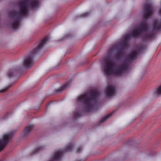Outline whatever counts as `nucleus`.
I'll use <instances>...</instances> for the list:
<instances>
[{"instance_id":"12","label":"nucleus","mask_w":161,"mask_h":161,"mask_svg":"<svg viewBox=\"0 0 161 161\" xmlns=\"http://www.w3.org/2000/svg\"><path fill=\"white\" fill-rule=\"evenodd\" d=\"M33 127V125H29L27 126L22 133L23 136L25 137L28 135L31 132Z\"/></svg>"},{"instance_id":"6","label":"nucleus","mask_w":161,"mask_h":161,"mask_svg":"<svg viewBox=\"0 0 161 161\" xmlns=\"http://www.w3.org/2000/svg\"><path fill=\"white\" fill-rule=\"evenodd\" d=\"M130 37L131 33L129 32L128 34L125 36L122 41L118 44L119 50L117 54L121 58L123 57L124 55V50L128 47V43Z\"/></svg>"},{"instance_id":"2","label":"nucleus","mask_w":161,"mask_h":161,"mask_svg":"<svg viewBox=\"0 0 161 161\" xmlns=\"http://www.w3.org/2000/svg\"><path fill=\"white\" fill-rule=\"evenodd\" d=\"M104 71L106 75L113 74L116 76H119L125 71L127 70L131 64V53L129 54L128 57L125 58L124 62L116 68H114V64L108 57L104 59Z\"/></svg>"},{"instance_id":"14","label":"nucleus","mask_w":161,"mask_h":161,"mask_svg":"<svg viewBox=\"0 0 161 161\" xmlns=\"http://www.w3.org/2000/svg\"><path fill=\"white\" fill-rule=\"evenodd\" d=\"M69 84L68 82L65 83L61 87L57 90V92H61L69 86Z\"/></svg>"},{"instance_id":"24","label":"nucleus","mask_w":161,"mask_h":161,"mask_svg":"<svg viewBox=\"0 0 161 161\" xmlns=\"http://www.w3.org/2000/svg\"><path fill=\"white\" fill-rule=\"evenodd\" d=\"M9 113H7L3 117V119H6L8 116L9 115Z\"/></svg>"},{"instance_id":"17","label":"nucleus","mask_w":161,"mask_h":161,"mask_svg":"<svg viewBox=\"0 0 161 161\" xmlns=\"http://www.w3.org/2000/svg\"><path fill=\"white\" fill-rule=\"evenodd\" d=\"M73 114L74 118L75 119H76L82 116V114L80 111L75 112Z\"/></svg>"},{"instance_id":"21","label":"nucleus","mask_w":161,"mask_h":161,"mask_svg":"<svg viewBox=\"0 0 161 161\" xmlns=\"http://www.w3.org/2000/svg\"><path fill=\"white\" fill-rule=\"evenodd\" d=\"M121 58V57L119 55H118V54H117L114 57L115 59L117 60H119Z\"/></svg>"},{"instance_id":"8","label":"nucleus","mask_w":161,"mask_h":161,"mask_svg":"<svg viewBox=\"0 0 161 161\" xmlns=\"http://www.w3.org/2000/svg\"><path fill=\"white\" fill-rule=\"evenodd\" d=\"M14 132L12 131L3 135L2 139L0 140V152L6 147L9 140L12 138Z\"/></svg>"},{"instance_id":"11","label":"nucleus","mask_w":161,"mask_h":161,"mask_svg":"<svg viewBox=\"0 0 161 161\" xmlns=\"http://www.w3.org/2000/svg\"><path fill=\"white\" fill-rule=\"evenodd\" d=\"M115 88L112 86H108L105 91V93L108 97H110L115 94Z\"/></svg>"},{"instance_id":"19","label":"nucleus","mask_w":161,"mask_h":161,"mask_svg":"<svg viewBox=\"0 0 161 161\" xmlns=\"http://www.w3.org/2000/svg\"><path fill=\"white\" fill-rule=\"evenodd\" d=\"M89 13L88 12H85L81 14L80 15V17L81 18H84L88 15Z\"/></svg>"},{"instance_id":"23","label":"nucleus","mask_w":161,"mask_h":161,"mask_svg":"<svg viewBox=\"0 0 161 161\" xmlns=\"http://www.w3.org/2000/svg\"><path fill=\"white\" fill-rule=\"evenodd\" d=\"M82 149L81 147H80L79 148H78L76 152L77 153H79L80 152H81V151L82 150Z\"/></svg>"},{"instance_id":"20","label":"nucleus","mask_w":161,"mask_h":161,"mask_svg":"<svg viewBox=\"0 0 161 161\" xmlns=\"http://www.w3.org/2000/svg\"><path fill=\"white\" fill-rule=\"evenodd\" d=\"M12 86V84L6 87L5 88H4L3 89H2L0 91V92H5L9 87L11 86Z\"/></svg>"},{"instance_id":"3","label":"nucleus","mask_w":161,"mask_h":161,"mask_svg":"<svg viewBox=\"0 0 161 161\" xmlns=\"http://www.w3.org/2000/svg\"><path fill=\"white\" fill-rule=\"evenodd\" d=\"M100 94L97 89L92 90L78 97L77 101L84 105L87 112L92 111L97 105L98 98Z\"/></svg>"},{"instance_id":"9","label":"nucleus","mask_w":161,"mask_h":161,"mask_svg":"<svg viewBox=\"0 0 161 161\" xmlns=\"http://www.w3.org/2000/svg\"><path fill=\"white\" fill-rule=\"evenodd\" d=\"M152 7L150 4H145L144 6L143 18L145 20L148 19L152 14Z\"/></svg>"},{"instance_id":"5","label":"nucleus","mask_w":161,"mask_h":161,"mask_svg":"<svg viewBox=\"0 0 161 161\" xmlns=\"http://www.w3.org/2000/svg\"><path fill=\"white\" fill-rule=\"evenodd\" d=\"M48 40V36L45 37L40 41L37 47L25 57L23 61V65L25 67L29 68L33 65L34 64L33 58L35 55L40 51Z\"/></svg>"},{"instance_id":"25","label":"nucleus","mask_w":161,"mask_h":161,"mask_svg":"<svg viewBox=\"0 0 161 161\" xmlns=\"http://www.w3.org/2000/svg\"><path fill=\"white\" fill-rule=\"evenodd\" d=\"M131 143H132V141H131Z\"/></svg>"},{"instance_id":"22","label":"nucleus","mask_w":161,"mask_h":161,"mask_svg":"<svg viewBox=\"0 0 161 161\" xmlns=\"http://www.w3.org/2000/svg\"><path fill=\"white\" fill-rule=\"evenodd\" d=\"M113 50V48H112V47L110 48L108 50V53L109 54L111 53Z\"/></svg>"},{"instance_id":"7","label":"nucleus","mask_w":161,"mask_h":161,"mask_svg":"<svg viewBox=\"0 0 161 161\" xmlns=\"http://www.w3.org/2000/svg\"><path fill=\"white\" fill-rule=\"evenodd\" d=\"M73 146L72 143H70L63 150H59L56 152L53 157L52 160L50 161H57L61 158L64 153L71 151Z\"/></svg>"},{"instance_id":"13","label":"nucleus","mask_w":161,"mask_h":161,"mask_svg":"<svg viewBox=\"0 0 161 161\" xmlns=\"http://www.w3.org/2000/svg\"><path fill=\"white\" fill-rule=\"evenodd\" d=\"M114 112H112L109 114L108 115L104 116L99 121L100 123H101L106 120L108 119L114 113Z\"/></svg>"},{"instance_id":"4","label":"nucleus","mask_w":161,"mask_h":161,"mask_svg":"<svg viewBox=\"0 0 161 161\" xmlns=\"http://www.w3.org/2000/svg\"><path fill=\"white\" fill-rule=\"evenodd\" d=\"M148 29V24L144 20L139 25L138 27L135 29L133 32L131 31V36L141 38L143 41H146L147 39H152L154 35L152 33L146 32Z\"/></svg>"},{"instance_id":"10","label":"nucleus","mask_w":161,"mask_h":161,"mask_svg":"<svg viewBox=\"0 0 161 161\" xmlns=\"http://www.w3.org/2000/svg\"><path fill=\"white\" fill-rule=\"evenodd\" d=\"M143 49V46H139L136 49L133 51H131V64H132L133 60L137 58L139 53L142 52ZM132 68V66H131Z\"/></svg>"},{"instance_id":"16","label":"nucleus","mask_w":161,"mask_h":161,"mask_svg":"<svg viewBox=\"0 0 161 161\" xmlns=\"http://www.w3.org/2000/svg\"><path fill=\"white\" fill-rule=\"evenodd\" d=\"M154 93L155 95H161V85L155 89Z\"/></svg>"},{"instance_id":"18","label":"nucleus","mask_w":161,"mask_h":161,"mask_svg":"<svg viewBox=\"0 0 161 161\" xmlns=\"http://www.w3.org/2000/svg\"><path fill=\"white\" fill-rule=\"evenodd\" d=\"M16 71L14 70H9L7 73V76L9 78L12 77Z\"/></svg>"},{"instance_id":"1","label":"nucleus","mask_w":161,"mask_h":161,"mask_svg":"<svg viewBox=\"0 0 161 161\" xmlns=\"http://www.w3.org/2000/svg\"><path fill=\"white\" fill-rule=\"evenodd\" d=\"M39 2L38 0H22L19 4V10L10 11L8 15L12 19L11 23L12 28L14 29H18L20 26L22 18L27 15L29 8L32 9L37 7Z\"/></svg>"},{"instance_id":"15","label":"nucleus","mask_w":161,"mask_h":161,"mask_svg":"<svg viewBox=\"0 0 161 161\" xmlns=\"http://www.w3.org/2000/svg\"><path fill=\"white\" fill-rule=\"evenodd\" d=\"M44 149V147L42 146H40L37 148H36V149H35L31 153V155H33L35 154L36 153L42 150H43Z\"/></svg>"}]
</instances>
